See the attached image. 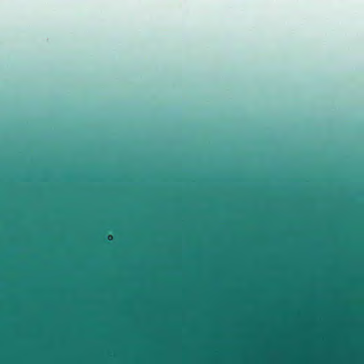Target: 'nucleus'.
<instances>
[{"instance_id":"obj_1","label":"nucleus","mask_w":364,"mask_h":364,"mask_svg":"<svg viewBox=\"0 0 364 364\" xmlns=\"http://www.w3.org/2000/svg\"><path fill=\"white\" fill-rule=\"evenodd\" d=\"M92 314H94V311H92ZM94 326V324L92 323V326Z\"/></svg>"},{"instance_id":"obj_2","label":"nucleus","mask_w":364,"mask_h":364,"mask_svg":"<svg viewBox=\"0 0 364 364\" xmlns=\"http://www.w3.org/2000/svg\"><path fill=\"white\" fill-rule=\"evenodd\" d=\"M92 257H94V255H93V254L92 255Z\"/></svg>"},{"instance_id":"obj_3","label":"nucleus","mask_w":364,"mask_h":364,"mask_svg":"<svg viewBox=\"0 0 364 364\" xmlns=\"http://www.w3.org/2000/svg\"><path fill=\"white\" fill-rule=\"evenodd\" d=\"M92 286L94 285V283H93V282L92 283Z\"/></svg>"}]
</instances>
